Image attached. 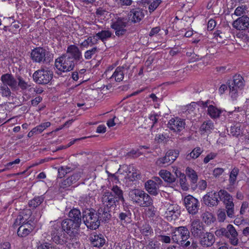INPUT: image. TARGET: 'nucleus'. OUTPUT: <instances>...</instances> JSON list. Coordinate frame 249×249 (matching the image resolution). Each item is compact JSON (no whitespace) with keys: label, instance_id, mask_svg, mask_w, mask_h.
Masks as SVG:
<instances>
[{"label":"nucleus","instance_id":"1","mask_svg":"<svg viewBox=\"0 0 249 249\" xmlns=\"http://www.w3.org/2000/svg\"><path fill=\"white\" fill-rule=\"evenodd\" d=\"M51 235L52 240L55 243L64 245L67 243L71 244L72 241L70 240L68 235L61 228L60 223L57 221H51Z\"/></svg>","mask_w":249,"mask_h":249},{"label":"nucleus","instance_id":"2","mask_svg":"<svg viewBox=\"0 0 249 249\" xmlns=\"http://www.w3.org/2000/svg\"><path fill=\"white\" fill-rule=\"evenodd\" d=\"M129 196L134 204L141 207H147L153 204L151 197L141 189H132L129 192Z\"/></svg>","mask_w":249,"mask_h":249},{"label":"nucleus","instance_id":"3","mask_svg":"<svg viewBox=\"0 0 249 249\" xmlns=\"http://www.w3.org/2000/svg\"><path fill=\"white\" fill-rule=\"evenodd\" d=\"M82 220L88 229L96 230L100 226L98 213L93 209H86L82 212Z\"/></svg>","mask_w":249,"mask_h":249},{"label":"nucleus","instance_id":"4","mask_svg":"<svg viewBox=\"0 0 249 249\" xmlns=\"http://www.w3.org/2000/svg\"><path fill=\"white\" fill-rule=\"evenodd\" d=\"M60 223L61 228L68 235L70 240L75 241L78 236L80 226L68 218H66Z\"/></svg>","mask_w":249,"mask_h":249},{"label":"nucleus","instance_id":"5","mask_svg":"<svg viewBox=\"0 0 249 249\" xmlns=\"http://www.w3.org/2000/svg\"><path fill=\"white\" fill-rule=\"evenodd\" d=\"M128 24L129 21L126 18L118 17L111 20L110 27L115 31V35L120 37L126 34Z\"/></svg>","mask_w":249,"mask_h":249},{"label":"nucleus","instance_id":"6","mask_svg":"<svg viewBox=\"0 0 249 249\" xmlns=\"http://www.w3.org/2000/svg\"><path fill=\"white\" fill-rule=\"evenodd\" d=\"M32 60L36 63H49L53 60V56L50 53L41 47H36L31 53Z\"/></svg>","mask_w":249,"mask_h":249},{"label":"nucleus","instance_id":"7","mask_svg":"<svg viewBox=\"0 0 249 249\" xmlns=\"http://www.w3.org/2000/svg\"><path fill=\"white\" fill-rule=\"evenodd\" d=\"M221 201L225 205L226 213L230 218L235 217V208L233 198L227 191L221 189Z\"/></svg>","mask_w":249,"mask_h":249},{"label":"nucleus","instance_id":"8","mask_svg":"<svg viewBox=\"0 0 249 249\" xmlns=\"http://www.w3.org/2000/svg\"><path fill=\"white\" fill-rule=\"evenodd\" d=\"M75 62L68 55L64 54L57 58L55 62V66L59 71L66 72L73 70Z\"/></svg>","mask_w":249,"mask_h":249},{"label":"nucleus","instance_id":"9","mask_svg":"<svg viewBox=\"0 0 249 249\" xmlns=\"http://www.w3.org/2000/svg\"><path fill=\"white\" fill-rule=\"evenodd\" d=\"M53 76V71L48 69L41 68L34 73L33 78L36 83L45 85L50 82Z\"/></svg>","mask_w":249,"mask_h":249},{"label":"nucleus","instance_id":"10","mask_svg":"<svg viewBox=\"0 0 249 249\" xmlns=\"http://www.w3.org/2000/svg\"><path fill=\"white\" fill-rule=\"evenodd\" d=\"M190 237V231L185 226L175 228L172 233V240L178 244L184 240H188Z\"/></svg>","mask_w":249,"mask_h":249},{"label":"nucleus","instance_id":"11","mask_svg":"<svg viewBox=\"0 0 249 249\" xmlns=\"http://www.w3.org/2000/svg\"><path fill=\"white\" fill-rule=\"evenodd\" d=\"M185 208L189 214L195 215L197 213L200 204L197 199L192 195H188L183 199Z\"/></svg>","mask_w":249,"mask_h":249},{"label":"nucleus","instance_id":"12","mask_svg":"<svg viewBox=\"0 0 249 249\" xmlns=\"http://www.w3.org/2000/svg\"><path fill=\"white\" fill-rule=\"evenodd\" d=\"M221 200V190L218 192L211 191L207 193L203 197L204 204L209 207L216 206Z\"/></svg>","mask_w":249,"mask_h":249},{"label":"nucleus","instance_id":"13","mask_svg":"<svg viewBox=\"0 0 249 249\" xmlns=\"http://www.w3.org/2000/svg\"><path fill=\"white\" fill-rule=\"evenodd\" d=\"M178 155V151L170 150L167 152L164 157L159 158L156 164L161 167H166L172 163Z\"/></svg>","mask_w":249,"mask_h":249},{"label":"nucleus","instance_id":"14","mask_svg":"<svg viewBox=\"0 0 249 249\" xmlns=\"http://www.w3.org/2000/svg\"><path fill=\"white\" fill-rule=\"evenodd\" d=\"M101 200L104 207L107 208V209H114L119 202L112 193L108 191L104 193L101 197Z\"/></svg>","mask_w":249,"mask_h":249},{"label":"nucleus","instance_id":"15","mask_svg":"<svg viewBox=\"0 0 249 249\" xmlns=\"http://www.w3.org/2000/svg\"><path fill=\"white\" fill-rule=\"evenodd\" d=\"M65 54L68 55L76 64L81 63L84 61L81 51L77 46L74 45L69 46Z\"/></svg>","mask_w":249,"mask_h":249},{"label":"nucleus","instance_id":"16","mask_svg":"<svg viewBox=\"0 0 249 249\" xmlns=\"http://www.w3.org/2000/svg\"><path fill=\"white\" fill-rule=\"evenodd\" d=\"M204 231V226L199 219H195L191 221L190 232L194 237L200 236Z\"/></svg>","mask_w":249,"mask_h":249},{"label":"nucleus","instance_id":"17","mask_svg":"<svg viewBox=\"0 0 249 249\" xmlns=\"http://www.w3.org/2000/svg\"><path fill=\"white\" fill-rule=\"evenodd\" d=\"M168 127L174 132H180L185 128V120L178 117L172 118L168 123Z\"/></svg>","mask_w":249,"mask_h":249},{"label":"nucleus","instance_id":"18","mask_svg":"<svg viewBox=\"0 0 249 249\" xmlns=\"http://www.w3.org/2000/svg\"><path fill=\"white\" fill-rule=\"evenodd\" d=\"M199 237V243L205 248L212 246L215 240L214 234L210 232H204Z\"/></svg>","mask_w":249,"mask_h":249},{"label":"nucleus","instance_id":"19","mask_svg":"<svg viewBox=\"0 0 249 249\" xmlns=\"http://www.w3.org/2000/svg\"><path fill=\"white\" fill-rule=\"evenodd\" d=\"M233 27L240 31H245L249 28V17L242 16L234 20L232 23Z\"/></svg>","mask_w":249,"mask_h":249},{"label":"nucleus","instance_id":"20","mask_svg":"<svg viewBox=\"0 0 249 249\" xmlns=\"http://www.w3.org/2000/svg\"><path fill=\"white\" fill-rule=\"evenodd\" d=\"M128 15L132 22L138 23L144 17V11L140 8H133L130 11Z\"/></svg>","mask_w":249,"mask_h":249},{"label":"nucleus","instance_id":"21","mask_svg":"<svg viewBox=\"0 0 249 249\" xmlns=\"http://www.w3.org/2000/svg\"><path fill=\"white\" fill-rule=\"evenodd\" d=\"M227 232L229 237H227L229 240L230 243L233 246H237L239 244L238 238V232L232 225L228 224L227 226Z\"/></svg>","mask_w":249,"mask_h":249},{"label":"nucleus","instance_id":"22","mask_svg":"<svg viewBox=\"0 0 249 249\" xmlns=\"http://www.w3.org/2000/svg\"><path fill=\"white\" fill-rule=\"evenodd\" d=\"M129 69V66L124 65L118 67L112 75L110 79L114 78L116 82L122 81L124 78V74Z\"/></svg>","mask_w":249,"mask_h":249},{"label":"nucleus","instance_id":"23","mask_svg":"<svg viewBox=\"0 0 249 249\" xmlns=\"http://www.w3.org/2000/svg\"><path fill=\"white\" fill-rule=\"evenodd\" d=\"M179 214V207L175 204H170L165 212L166 217L169 221L176 220Z\"/></svg>","mask_w":249,"mask_h":249},{"label":"nucleus","instance_id":"24","mask_svg":"<svg viewBox=\"0 0 249 249\" xmlns=\"http://www.w3.org/2000/svg\"><path fill=\"white\" fill-rule=\"evenodd\" d=\"M1 80L3 85L9 86L12 89H16L18 88V82L11 74L6 73L2 75Z\"/></svg>","mask_w":249,"mask_h":249},{"label":"nucleus","instance_id":"25","mask_svg":"<svg viewBox=\"0 0 249 249\" xmlns=\"http://www.w3.org/2000/svg\"><path fill=\"white\" fill-rule=\"evenodd\" d=\"M35 227V223H27V224L21 225L18 228L17 234L19 237H26L33 231Z\"/></svg>","mask_w":249,"mask_h":249},{"label":"nucleus","instance_id":"26","mask_svg":"<svg viewBox=\"0 0 249 249\" xmlns=\"http://www.w3.org/2000/svg\"><path fill=\"white\" fill-rule=\"evenodd\" d=\"M90 240L93 247L101 248L106 243V239L102 234L93 233L90 235Z\"/></svg>","mask_w":249,"mask_h":249},{"label":"nucleus","instance_id":"27","mask_svg":"<svg viewBox=\"0 0 249 249\" xmlns=\"http://www.w3.org/2000/svg\"><path fill=\"white\" fill-rule=\"evenodd\" d=\"M69 218L75 223L80 226L82 220V215H81L80 211L77 208H73L69 213Z\"/></svg>","mask_w":249,"mask_h":249},{"label":"nucleus","instance_id":"28","mask_svg":"<svg viewBox=\"0 0 249 249\" xmlns=\"http://www.w3.org/2000/svg\"><path fill=\"white\" fill-rule=\"evenodd\" d=\"M146 191L151 195L156 196L159 192V187L156 182L152 180H149L145 183Z\"/></svg>","mask_w":249,"mask_h":249},{"label":"nucleus","instance_id":"29","mask_svg":"<svg viewBox=\"0 0 249 249\" xmlns=\"http://www.w3.org/2000/svg\"><path fill=\"white\" fill-rule=\"evenodd\" d=\"M214 129L213 123L211 120H208L203 123L200 127L199 131L201 134L209 135Z\"/></svg>","mask_w":249,"mask_h":249},{"label":"nucleus","instance_id":"30","mask_svg":"<svg viewBox=\"0 0 249 249\" xmlns=\"http://www.w3.org/2000/svg\"><path fill=\"white\" fill-rule=\"evenodd\" d=\"M96 213H98V217H99V223L100 222H106L109 220L111 218V214L108 209L107 208H100L98 211L96 212Z\"/></svg>","mask_w":249,"mask_h":249},{"label":"nucleus","instance_id":"31","mask_svg":"<svg viewBox=\"0 0 249 249\" xmlns=\"http://www.w3.org/2000/svg\"><path fill=\"white\" fill-rule=\"evenodd\" d=\"M80 178V176L79 173L74 174L71 176L64 180L62 182L61 186L64 188H67L76 183L79 179Z\"/></svg>","mask_w":249,"mask_h":249},{"label":"nucleus","instance_id":"32","mask_svg":"<svg viewBox=\"0 0 249 249\" xmlns=\"http://www.w3.org/2000/svg\"><path fill=\"white\" fill-rule=\"evenodd\" d=\"M160 176L166 182L172 183L175 181L176 178L171 173L166 170H161L159 173Z\"/></svg>","mask_w":249,"mask_h":249},{"label":"nucleus","instance_id":"33","mask_svg":"<svg viewBox=\"0 0 249 249\" xmlns=\"http://www.w3.org/2000/svg\"><path fill=\"white\" fill-rule=\"evenodd\" d=\"M112 35V32L109 30H102L101 31L96 33L95 34V36L96 37L98 41L99 40H101L102 42H104L109 38H111Z\"/></svg>","mask_w":249,"mask_h":249},{"label":"nucleus","instance_id":"34","mask_svg":"<svg viewBox=\"0 0 249 249\" xmlns=\"http://www.w3.org/2000/svg\"><path fill=\"white\" fill-rule=\"evenodd\" d=\"M208 114L212 119L218 118L222 113V110L217 108L216 107L209 105L207 110Z\"/></svg>","mask_w":249,"mask_h":249},{"label":"nucleus","instance_id":"35","mask_svg":"<svg viewBox=\"0 0 249 249\" xmlns=\"http://www.w3.org/2000/svg\"><path fill=\"white\" fill-rule=\"evenodd\" d=\"M112 194L117 198V199L119 201L122 202H124V192L123 190L117 185H113L111 189Z\"/></svg>","mask_w":249,"mask_h":249},{"label":"nucleus","instance_id":"36","mask_svg":"<svg viewBox=\"0 0 249 249\" xmlns=\"http://www.w3.org/2000/svg\"><path fill=\"white\" fill-rule=\"evenodd\" d=\"M239 170L237 167H234L230 173L229 182V186H234L236 182Z\"/></svg>","mask_w":249,"mask_h":249},{"label":"nucleus","instance_id":"37","mask_svg":"<svg viewBox=\"0 0 249 249\" xmlns=\"http://www.w3.org/2000/svg\"><path fill=\"white\" fill-rule=\"evenodd\" d=\"M176 176L179 178V183L182 189L187 190L188 189V185L187 183V179L184 174L177 170L175 172Z\"/></svg>","mask_w":249,"mask_h":249},{"label":"nucleus","instance_id":"38","mask_svg":"<svg viewBox=\"0 0 249 249\" xmlns=\"http://www.w3.org/2000/svg\"><path fill=\"white\" fill-rule=\"evenodd\" d=\"M131 213L128 208H125L119 214V218L122 222H129L131 219Z\"/></svg>","mask_w":249,"mask_h":249},{"label":"nucleus","instance_id":"39","mask_svg":"<svg viewBox=\"0 0 249 249\" xmlns=\"http://www.w3.org/2000/svg\"><path fill=\"white\" fill-rule=\"evenodd\" d=\"M19 213L23 216V218L28 223L35 224L37 221V220H35L33 217H31L32 212L30 210H24Z\"/></svg>","mask_w":249,"mask_h":249},{"label":"nucleus","instance_id":"40","mask_svg":"<svg viewBox=\"0 0 249 249\" xmlns=\"http://www.w3.org/2000/svg\"><path fill=\"white\" fill-rule=\"evenodd\" d=\"M203 221L207 225H210L215 220L213 215L210 212H205L202 214Z\"/></svg>","mask_w":249,"mask_h":249},{"label":"nucleus","instance_id":"41","mask_svg":"<svg viewBox=\"0 0 249 249\" xmlns=\"http://www.w3.org/2000/svg\"><path fill=\"white\" fill-rule=\"evenodd\" d=\"M203 150L199 147L195 148L192 151L186 156V159L190 160L191 159L197 158L202 153Z\"/></svg>","mask_w":249,"mask_h":249},{"label":"nucleus","instance_id":"42","mask_svg":"<svg viewBox=\"0 0 249 249\" xmlns=\"http://www.w3.org/2000/svg\"><path fill=\"white\" fill-rule=\"evenodd\" d=\"M98 41L95 35L89 37L87 39H85L83 42L81 43V45L84 47L87 48L89 46H92L97 44Z\"/></svg>","mask_w":249,"mask_h":249},{"label":"nucleus","instance_id":"43","mask_svg":"<svg viewBox=\"0 0 249 249\" xmlns=\"http://www.w3.org/2000/svg\"><path fill=\"white\" fill-rule=\"evenodd\" d=\"M186 174L193 183H196L198 177L196 172L194 170L188 167L186 169Z\"/></svg>","mask_w":249,"mask_h":249},{"label":"nucleus","instance_id":"44","mask_svg":"<svg viewBox=\"0 0 249 249\" xmlns=\"http://www.w3.org/2000/svg\"><path fill=\"white\" fill-rule=\"evenodd\" d=\"M229 85L241 89L243 86V78L239 75H235L233 76V81L231 84L229 83Z\"/></svg>","mask_w":249,"mask_h":249},{"label":"nucleus","instance_id":"45","mask_svg":"<svg viewBox=\"0 0 249 249\" xmlns=\"http://www.w3.org/2000/svg\"><path fill=\"white\" fill-rule=\"evenodd\" d=\"M241 125V124L237 123L233 126H231L230 130L231 134L235 137H238L240 135L242 132Z\"/></svg>","mask_w":249,"mask_h":249},{"label":"nucleus","instance_id":"46","mask_svg":"<svg viewBox=\"0 0 249 249\" xmlns=\"http://www.w3.org/2000/svg\"><path fill=\"white\" fill-rule=\"evenodd\" d=\"M140 232L144 236H148L153 233L151 227L148 224H144L140 227Z\"/></svg>","mask_w":249,"mask_h":249},{"label":"nucleus","instance_id":"47","mask_svg":"<svg viewBox=\"0 0 249 249\" xmlns=\"http://www.w3.org/2000/svg\"><path fill=\"white\" fill-rule=\"evenodd\" d=\"M44 198L41 196L35 197L29 202L30 207L35 209L39 206L43 201Z\"/></svg>","mask_w":249,"mask_h":249},{"label":"nucleus","instance_id":"48","mask_svg":"<svg viewBox=\"0 0 249 249\" xmlns=\"http://www.w3.org/2000/svg\"><path fill=\"white\" fill-rule=\"evenodd\" d=\"M117 6L121 8H124L132 5L133 0H114Z\"/></svg>","mask_w":249,"mask_h":249},{"label":"nucleus","instance_id":"49","mask_svg":"<svg viewBox=\"0 0 249 249\" xmlns=\"http://www.w3.org/2000/svg\"><path fill=\"white\" fill-rule=\"evenodd\" d=\"M51 125V123L49 122H47L41 124L33 128V130L36 134H40L44 130H45L46 128L49 127Z\"/></svg>","mask_w":249,"mask_h":249},{"label":"nucleus","instance_id":"50","mask_svg":"<svg viewBox=\"0 0 249 249\" xmlns=\"http://www.w3.org/2000/svg\"><path fill=\"white\" fill-rule=\"evenodd\" d=\"M72 171L71 167L67 166H61L58 169V177L62 178L66 174L71 172Z\"/></svg>","mask_w":249,"mask_h":249},{"label":"nucleus","instance_id":"51","mask_svg":"<svg viewBox=\"0 0 249 249\" xmlns=\"http://www.w3.org/2000/svg\"><path fill=\"white\" fill-rule=\"evenodd\" d=\"M27 223H28L24 219L23 216H22L20 213H19V214L17 216V217L15 219L13 224V227L15 228L23 224H27Z\"/></svg>","mask_w":249,"mask_h":249},{"label":"nucleus","instance_id":"52","mask_svg":"<svg viewBox=\"0 0 249 249\" xmlns=\"http://www.w3.org/2000/svg\"><path fill=\"white\" fill-rule=\"evenodd\" d=\"M0 93L3 97H9L11 95L10 89L6 85L0 87Z\"/></svg>","mask_w":249,"mask_h":249},{"label":"nucleus","instance_id":"53","mask_svg":"<svg viewBox=\"0 0 249 249\" xmlns=\"http://www.w3.org/2000/svg\"><path fill=\"white\" fill-rule=\"evenodd\" d=\"M229 87L230 89V95L233 100H236L238 96V90L240 89L231 85H229Z\"/></svg>","mask_w":249,"mask_h":249},{"label":"nucleus","instance_id":"54","mask_svg":"<svg viewBox=\"0 0 249 249\" xmlns=\"http://www.w3.org/2000/svg\"><path fill=\"white\" fill-rule=\"evenodd\" d=\"M98 49L96 47L92 48L90 50H87L84 53V57L86 59H90L93 55L97 53Z\"/></svg>","mask_w":249,"mask_h":249},{"label":"nucleus","instance_id":"55","mask_svg":"<svg viewBox=\"0 0 249 249\" xmlns=\"http://www.w3.org/2000/svg\"><path fill=\"white\" fill-rule=\"evenodd\" d=\"M161 3L160 0H155L153 1H151L149 5L148 6V10L150 13L154 12L160 5Z\"/></svg>","mask_w":249,"mask_h":249},{"label":"nucleus","instance_id":"56","mask_svg":"<svg viewBox=\"0 0 249 249\" xmlns=\"http://www.w3.org/2000/svg\"><path fill=\"white\" fill-rule=\"evenodd\" d=\"M214 36L218 43H223L225 40L224 34L222 33L220 31L217 30L214 33Z\"/></svg>","mask_w":249,"mask_h":249},{"label":"nucleus","instance_id":"57","mask_svg":"<svg viewBox=\"0 0 249 249\" xmlns=\"http://www.w3.org/2000/svg\"><path fill=\"white\" fill-rule=\"evenodd\" d=\"M168 136H166L163 134H158L156 135L155 141L158 143H161L162 142H166L168 141Z\"/></svg>","mask_w":249,"mask_h":249},{"label":"nucleus","instance_id":"58","mask_svg":"<svg viewBox=\"0 0 249 249\" xmlns=\"http://www.w3.org/2000/svg\"><path fill=\"white\" fill-rule=\"evenodd\" d=\"M215 234L217 237L225 236L229 237V235L227 232V228H221L216 230L215 231Z\"/></svg>","mask_w":249,"mask_h":249},{"label":"nucleus","instance_id":"59","mask_svg":"<svg viewBox=\"0 0 249 249\" xmlns=\"http://www.w3.org/2000/svg\"><path fill=\"white\" fill-rule=\"evenodd\" d=\"M247 7L245 5H242L237 7L234 11V15L236 16H241L245 13Z\"/></svg>","mask_w":249,"mask_h":249},{"label":"nucleus","instance_id":"60","mask_svg":"<svg viewBox=\"0 0 249 249\" xmlns=\"http://www.w3.org/2000/svg\"><path fill=\"white\" fill-rule=\"evenodd\" d=\"M224 172V169L222 168H216L214 169L213 172V176L215 178H218L221 176Z\"/></svg>","mask_w":249,"mask_h":249},{"label":"nucleus","instance_id":"61","mask_svg":"<svg viewBox=\"0 0 249 249\" xmlns=\"http://www.w3.org/2000/svg\"><path fill=\"white\" fill-rule=\"evenodd\" d=\"M217 156V154L214 153H211L208 154L204 159L203 162L204 163H208L211 160L214 159Z\"/></svg>","mask_w":249,"mask_h":249},{"label":"nucleus","instance_id":"62","mask_svg":"<svg viewBox=\"0 0 249 249\" xmlns=\"http://www.w3.org/2000/svg\"><path fill=\"white\" fill-rule=\"evenodd\" d=\"M18 85L22 89H26L28 87V84L21 77L18 78Z\"/></svg>","mask_w":249,"mask_h":249},{"label":"nucleus","instance_id":"63","mask_svg":"<svg viewBox=\"0 0 249 249\" xmlns=\"http://www.w3.org/2000/svg\"><path fill=\"white\" fill-rule=\"evenodd\" d=\"M226 217V214L224 211L220 210L218 212L217 218L219 222H223L225 220Z\"/></svg>","mask_w":249,"mask_h":249},{"label":"nucleus","instance_id":"64","mask_svg":"<svg viewBox=\"0 0 249 249\" xmlns=\"http://www.w3.org/2000/svg\"><path fill=\"white\" fill-rule=\"evenodd\" d=\"M216 22L213 19H211L208 22V29L210 31L213 30L216 26Z\"/></svg>","mask_w":249,"mask_h":249}]
</instances>
